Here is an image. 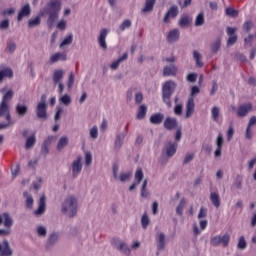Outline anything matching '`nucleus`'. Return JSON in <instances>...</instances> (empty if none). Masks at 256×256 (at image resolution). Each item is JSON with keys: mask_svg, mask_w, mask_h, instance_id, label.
Wrapping results in <instances>:
<instances>
[{"mask_svg": "<svg viewBox=\"0 0 256 256\" xmlns=\"http://www.w3.org/2000/svg\"><path fill=\"white\" fill-rule=\"evenodd\" d=\"M49 7V17L47 20V25L48 27H53L56 19L59 17V11L62 7V3L60 0H50L48 3Z\"/></svg>", "mask_w": 256, "mask_h": 256, "instance_id": "obj_1", "label": "nucleus"}, {"mask_svg": "<svg viewBox=\"0 0 256 256\" xmlns=\"http://www.w3.org/2000/svg\"><path fill=\"white\" fill-rule=\"evenodd\" d=\"M177 87V83L173 80L165 81L162 86V99L167 107H172L171 97Z\"/></svg>", "mask_w": 256, "mask_h": 256, "instance_id": "obj_2", "label": "nucleus"}, {"mask_svg": "<svg viewBox=\"0 0 256 256\" xmlns=\"http://www.w3.org/2000/svg\"><path fill=\"white\" fill-rule=\"evenodd\" d=\"M62 212L65 214H68L70 218H73L76 216L78 212V202L77 198H74V196H69L65 202L62 204Z\"/></svg>", "mask_w": 256, "mask_h": 256, "instance_id": "obj_3", "label": "nucleus"}, {"mask_svg": "<svg viewBox=\"0 0 256 256\" xmlns=\"http://www.w3.org/2000/svg\"><path fill=\"white\" fill-rule=\"evenodd\" d=\"M201 89L198 85L191 87V95L187 99L185 117L189 118L195 113V96L200 93Z\"/></svg>", "mask_w": 256, "mask_h": 256, "instance_id": "obj_4", "label": "nucleus"}, {"mask_svg": "<svg viewBox=\"0 0 256 256\" xmlns=\"http://www.w3.org/2000/svg\"><path fill=\"white\" fill-rule=\"evenodd\" d=\"M0 224H4L5 227L3 230H0V236H9L14 224V220L9 212L0 214Z\"/></svg>", "mask_w": 256, "mask_h": 256, "instance_id": "obj_5", "label": "nucleus"}, {"mask_svg": "<svg viewBox=\"0 0 256 256\" xmlns=\"http://www.w3.org/2000/svg\"><path fill=\"white\" fill-rule=\"evenodd\" d=\"M3 115L6 117L7 125H13L14 121L11 118V109L5 101V95L2 96V101L0 102V117Z\"/></svg>", "mask_w": 256, "mask_h": 256, "instance_id": "obj_6", "label": "nucleus"}, {"mask_svg": "<svg viewBox=\"0 0 256 256\" xmlns=\"http://www.w3.org/2000/svg\"><path fill=\"white\" fill-rule=\"evenodd\" d=\"M230 241V235L224 234V236H214L211 238V244L212 246H219V244L222 243V245L226 248L229 246Z\"/></svg>", "mask_w": 256, "mask_h": 256, "instance_id": "obj_7", "label": "nucleus"}, {"mask_svg": "<svg viewBox=\"0 0 256 256\" xmlns=\"http://www.w3.org/2000/svg\"><path fill=\"white\" fill-rule=\"evenodd\" d=\"M179 15V7L178 5H172L167 13L164 15L163 21L164 23H170V18L175 19Z\"/></svg>", "mask_w": 256, "mask_h": 256, "instance_id": "obj_8", "label": "nucleus"}, {"mask_svg": "<svg viewBox=\"0 0 256 256\" xmlns=\"http://www.w3.org/2000/svg\"><path fill=\"white\" fill-rule=\"evenodd\" d=\"M47 107H48L47 103L42 102V100L39 101L36 107L37 117H39L40 119H47L48 117Z\"/></svg>", "mask_w": 256, "mask_h": 256, "instance_id": "obj_9", "label": "nucleus"}, {"mask_svg": "<svg viewBox=\"0 0 256 256\" xmlns=\"http://www.w3.org/2000/svg\"><path fill=\"white\" fill-rule=\"evenodd\" d=\"M253 109L252 103H243L238 107L237 115L239 117H245L249 111Z\"/></svg>", "mask_w": 256, "mask_h": 256, "instance_id": "obj_10", "label": "nucleus"}, {"mask_svg": "<svg viewBox=\"0 0 256 256\" xmlns=\"http://www.w3.org/2000/svg\"><path fill=\"white\" fill-rule=\"evenodd\" d=\"M165 129H176L178 127V119L176 117H166L164 120Z\"/></svg>", "mask_w": 256, "mask_h": 256, "instance_id": "obj_11", "label": "nucleus"}, {"mask_svg": "<svg viewBox=\"0 0 256 256\" xmlns=\"http://www.w3.org/2000/svg\"><path fill=\"white\" fill-rule=\"evenodd\" d=\"M144 177L142 168H138L135 172V182L130 186L129 191L133 192V189H136L137 185L141 183L142 179Z\"/></svg>", "mask_w": 256, "mask_h": 256, "instance_id": "obj_12", "label": "nucleus"}, {"mask_svg": "<svg viewBox=\"0 0 256 256\" xmlns=\"http://www.w3.org/2000/svg\"><path fill=\"white\" fill-rule=\"evenodd\" d=\"M193 22V17H191V15H181L180 19H179V27H189L191 25V23Z\"/></svg>", "mask_w": 256, "mask_h": 256, "instance_id": "obj_13", "label": "nucleus"}, {"mask_svg": "<svg viewBox=\"0 0 256 256\" xmlns=\"http://www.w3.org/2000/svg\"><path fill=\"white\" fill-rule=\"evenodd\" d=\"M13 252L9 246V242L4 240L3 246L0 244V256H12Z\"/></svg>", "mask_w": 256, "mask_h": 256, "instance_id": "obj_14", "label": "nucleus"}, {"mask_svg": "<svg viewBox=\"0 0 256 256\" xmlns=\"http://www.w3.org/2000/svg\"><path fill=\"white\" fill-rule=\"evenodd\" d=\"M31 13V7L29 5V3H27L26 5H24V7H22V9H20L17 19L18 21H22L23 17H28Z\"/></svg>", "mask_w": 256, "mask_h": 256, "instance_id": "obj_15", "label": "nucleus"}, {"mask_svg": "<svg viewBox=\"0 0 256 256\" xmlns=\"http://www.w3.org/2000/svg\"><path fill=\"white\" fill-rule=\"evenodd\" d=\"M165 119L164 113H153L150 116V123H153L154 125H159L162 123Z\"/></svg>", "mask_w": 256, "mask_h": 256, "instance_id": "obj_16", "label": "nucleus"}, {"mask_svg": "<svg viewBox=\"0 0 256 256\" xmlns=\"http://www.w3.org/2000/svg\"><path fill=\"white\" fill-rule=\"evenodd\" d=\"M81 161H82V158H81V156H79V158H77V160L75 162H73L72 171H73L74 177H77V175H79V173H81V171H82Z\"/></svg>", "mask_w": 256, "mask_h": 256, "instance_id": "obj_17", "label": "nucleus"}, {"mask_svg": "<svg viewBox=\"0 0 256 256\" xmlns=\"http://www.w3.org/2000/svg\"><path fill=\"white\" fill-rule=\"evenodd\" d=\"M45 209H46V198L45 196H41L39 200V207L37 210H35L34 214L36 216H41L42 214H44Z\"/></svg>", "mask_w": 256, "mask_h": 256, "instance_id": "obj_18", "label": "nucleus"}, {"mask_svg": "<svg viewBox=\"0 0 256 256\" xmlns=\"http://www.w3.org/2000/svg\"><path fill=\"white\" fill-rule=\"evenodd\" d=\"M67 59V53L65 51L58 52V53H54L53 55H51L50 57V62L51 63H56L57 61H66Z\"/></svg>", "mask_w": 256, "mask_h": 256, "instance_id": "obj_19", "label": "nucleus"}, {"mask_svg": "<svg viewBox=\"0 0 256 256\" xmlns=\"http://www.w3.org/2000/svg\"><path fill=\"white\" fill-rule=\"evenodd\" d=\"M107 35H108L107 29H102L100 31V35L98 37V42L100 44V47H102V49H107V43H106Z\"/></svg>", "mask_w": 256, "mask_h": 256, "instance_id": "obj_20", "label": "nucleus"}, {"mask_svg": "<svg viewBox=\"0 0 256 256\" xmlns=\"http://www.w3.org/2000/svg\"><path fill=\"white\" fill-rule=\"evenodd\" d=\"M177 148H178V143L169 142L166 145V154L168 155V157H173V155H175L177 151Z\"/></svg>", "mask_w": 256, "mask_h": 256, "instance_id": "obj_21", "label": "nucleus"}, {"mask_svg": "<svg viewBox=\"0 0 256 256\" xmlns=\"http://www.w3.org/2000/svg\"><path fill=\"white\" fill-rule=\"evenodd\" d=\"M179 37H180V30L172 29L171 31H169V33L167 35V40L169 42L178 41Z\"/></svg>", "mask_w": 256, "mask_h": 256, "instance_id": "obj_22", "label": "nucleus"}, {"mask_svg": "<svg viewBox=\"0 0 256 256\" xmlns=\"http://www.w3.org/2000/svg\"><path fill=\"white\" fill-rule=\"evenodd\" d=\"M28 111V105H25L23 103H17L16 105V113L20 117H24Z\"/></svg>", "mask_w": 256, "mask_h": 256, "instance_id": "obj_23", "label": "nucleus"}, {"mask_svg": "<svg viewBox=\"0 0 256 256\" xmlns=\"http://www.w3.org/2000/svg\"><path fill=\"white\" fill-rule=\"evenodd\" d=\"M210 200L215 208H220L221 198H219V194H217V192H211Z\"/></svg>", "mask_w": 256, "mask_h": 256, "instance_id": "obj_24", "label": "nucleus"}, {"mask_svg": "<svg viewBox=\"0 0 256 256\" xmlns=\"http://www.w3.org/2000/svg\"><path fill=\"white\" fill-rule=\"evenodd\" d=\"M5 77H13V69L11 67L0 69V81H3Z\"/></svg>", "mask_w": 256, "mask_h": 256, "instance_id": "obj_25", "label": "nucleus"}, {"mask_svg": "<svg viewBox=\"0 0 256 256\" xmlns=\"http://www.w3.org/2000/svg\"><path fill=\"white\" fill-rule=\"evenodd\" d=\"M177 71L176 65H166L163 69V75H176Z\"/></svg>", "mask_w": 256, "mask_h": 256, "instance_id": "obj_26", "label": "nucleus"}, {"mask_svg": "<svg viewBox=\"0 0 256 256\" xmlns=\"http://www.w3.org/2000/svg\"><path fill=\"white\" fill-rule=\"evenodd\" d=\"M165 239H166V236L163 233L158 234V236H156L158 250H164V248H165Z\"/></svg>", "mask_w": 256, "mask_h": 256, "instance_id": "obj_27", "label": "nucleus"}, {"mask_svg": "<svg viewBox=\"0 0 256 256\" xmlns=\"http://www.w3.org/2000/svg\"><path fill=\"white\" fill-rule=\"evenodd\" d=\"M157 0H146L145 6L142 9V13H147L149 11H153Z\"/></svg>", "mask_w": 256, "mask_h": 256, "instance_id": "obj_28", "label": "nucleus"}, {"mask_svg": "<svg viewBox=\"0 0 256 256\" xmlns=\"http://www.w3.org/2000/svg\"><path fill=\"white\" fill-rule=\"evenodd\" d=\"M63 77H64L63 69H55V71L53 73V82L60 84V81H61V79H63Z\"/></svg>", "mask_w": 256, "mask_h": 256, "instance_id": "obj_29", "label": "nucleus"}, {"mask_svg": "<svg viewBox=\"0 0 256 256\" xmlns=\"http://www.w3.org/2000/svg\"><path fill=\"white\" fill-rule=\"evenodd\" d=\"M126 59H128V53L125 52L121 57H118V59H116V61H113L112 64L110 65V67L112 69H118L120 63L122 61H125Z\"/></svg>", "mask_w": 256, "mask_h": 256, "instance_id": "obj_30", "label": "nucleus"}, {"mask_svg": "<svg viewBox=\"0 0 256 256\" xmlns=\"http://www.w3.org/2000/svg\"><path fill=\"white\" fill-rule=\"evenodd\" d=\"M147 105H140L137 111V119H144L147 115Z\"/></svg>", "mask_w": 256, "mask_h": 256, "instance_id": "obj_31", "label": "nucleus"}, {"mask_svg": "<svg viewBox=\"0 0 256 256\" xmlns=\"http://www.w3.org/2000/svg\"><path fill=\"white\" fill-rule=\"evenodd\" d=\"M220 113H221L220 107L218 105H214L211 109L212 119H214V121H219Z\"/></svg>", "mask_w": 256, "mask_h": 256, "instance_id": "obj_32", "label": "nucleus"}, {"mask_svg": "<svg viewBox=\"0 0 256 256\" xmlns=\"http://www.w3.org/2000/svg\"><path fill=\"white\" fill-rule=\"evenodd\" d=\"M193 57H194V59L196 61L197 67H203L204 63L202 61L201 53H199V51H197V50H194L193 51Z\"/></svg>", "mask_w": 256, "mask_h": 256, "instance_id": "obj_33", "label": "nucleus"}, {"mask_svg": "<svg viewBox=\"0 0 256 256\" xmlns=\"http://www.w3.org/2000/svg\"><path fill=\"white\" fill-rule=\"evenodd\" d=\"M36 143V135L35 133H32L29 137L26 139L25 147L29 149L30 147H33Z\"/></svg>", "mask_w": 256, "mask_h": 256, "instance_id": "obj_34", "label": "nucleus"}, {"mask_svg": "<svg viewBox=\"0 0 256 256\" xmlns=\"http://www.w3.org/2000/svg\"><path fill=\"white\" fill-rule=\"evenodd\" d=\"M186 204H187V202H186L185 198H182V199L180 200L179 205L177 206V209H176V213H177L179 216H183V212H184V209H185Z\"/></svg>", "mask_w": 256, "mask_h": 256, "instance_id": "obj_35", "label": "nucleus"}, {"mask_svg": "<svg viewBox=\"0 0 256 256\" xmlns=\"http://www.w3.org/2000/svg\"><path fill=\"white\" fill-rule=\"evenodd\" d=\"M68 142H69V139L67 136L60 137V139L57 142V148L59 149V151H61L63 147L68 145Z\"/></svg>", "mask_w": 256, "mask_h": 256, "instance_id": "obj_36", "label": "nucleus"}, {"mask_svg": "<svg viewBox=\"0 0 256 256\" xmlns=\"http://www.w3.org/2000/svg\"><path fill=\"white\" fill-rule=\"evenodd\" d=\"M23 196H24V198H26V206H27V208L32 209L33 208V204H34L33 197L30 194H28V192H24Z\"/></svg>", "mask_w": 256, "mask_h": 256, "instance_id": "obj_37", "label": "nucleus"}, {"mask_svg": "<svg viewBox=\"0 0 256 256\" xmlns=\"http://www.w3.org/2000/svg\"><path fill=\"white\" fill-rule=\"evenodd\" d=\"M205 23V15L203 12L199 13L195 19V25L196 27H199L201 25H204Z\"/></svg>", "mask_w": 256, "mask_h": 256, "instance_id": "obj_38", "label": "nucleus"}, {"mask_svg": "<svg viewBox=\"0 0 256 256\" xmlns=\"http://www.w3.org/2000/svg\"><path fill=\"white\" fill-rule=\"evenodd\" d=\"M118 250H121L127 256H130V254H131V250H130L129 246H127V244H125V242H120V244L118 246Z\"/></svg>", "mask_w": 256, "mask_h": 256, "instance_id": "obj_39", "label": "nucleus"}, {"mask_svg": "<svg viewBox=\"0 0 256 256\" xmlns=\"http://www.w3.org/2000/svg\"><path fill=\"white\" fill-rule=\"evenodd\" d=\"M147 185H148V180H144L142 184V189H141V196L142 198H148L149 192L147 190Z\"/></svg>", "mask_w": 256, "mask_h": 256, "instance_id": "obj_40", "label": "nucleus"}, {"mask_svg": "<svg viewBox=\"0 0 256 256\" xmlns=\"http://www.w3.org/2000/svg\"><path fill=\"white\" fill-rule=\"evenodd\" d=\"M40 23H41V17L37 16V17H34V19H29L28 27H36L37 25H40Z\"/></svg>", "mask_w": 256, "mask_h": 256, "instance_id": "obj_41", "label": "nucleus"}, {"mask_svg": "<svg viewBox=\"0 0 256 256\" xmlns=\"http://www.w3.org/2000/svg\"><path fill=\"white\" fill-rule=\"evenodd\" d=\"M131 25H132L131 19H124V21H122V23L120 25V30L125 31V29H129V27H131Z\"/></svg>", "mask_w": 256, "mask_h": 256, "instance_id": "obj_42", "label": "nucleus"}, {"mask_svg": "<svg viewBox=\"0 0 256 256\" xmlns=\"http://www.w3.org/2000/svg\"><path fill=\"white\" fill-rule=\"evenodd\" d=\"M13 95H14L13 89H8V91H6V93H4L6 105H9V101H11V99H13Z\"/></svg>", "mask_w": 256, "mask_h": 256, "instance_id": "obj_43", "label": "nucleus"}, {"mask_svg": "<svg viewBox=\"0 0 256 256\" xmlns=\"http://www.w3.org/2000/svg\"><path fill=\"white\" fill-rule=\"evenodd\" d=\"M223 143H224V137L222 133H218L216 144L219 146L220 152L222 153L223 149Z\"/></svg>", "mask_w": 256, "mask_h": 256, "instance_id": "obj_44", "label": "nucleus"}, {"mask_svg": "<svg viewBox=\"0 0 256 256\" xmlns=\"http://www.w3.org/2000/svg\"><path fill=\"white\" fill-rule=\"evenodd\" d=\"M141 224L144 229L148 228L150 224V218L147 216V214H144L141 218Z\"/></svg>", "mask_w": 256, "mask_h": 256, "instance_id": "obj_45", "label": "nucleus"}, {"mask_svg": "<svg viewBox=\"0 0 256 256\" xmlns=\"http://www.w3.org/2000/svg\"><path fill=\"white\" fill-rule=\"evenodd\" d=\"M221 47V39H217L216 41H214V43H212L211 45V49L214 53H217V51H219Z\"/></svg>", "mask_w": 256, "mask_h": 256, "instance_id": "obj_46", "label": "nucleus"}, {"mask_svg": "<svg viewBox=\"0 0 256 256\" xmlns=\"http://www.w3.org/2000/svg\"><path fill=\"white\" fill-rule=\"evenodd\" d=\"M238 248H239L240 250H245V248H247V242H246L244 236H241V237L239 238Z\"/></svg>", "mask_w": 256, "mask_h": 256, "instance_id": "obj_47", "label": "nucleus"}, {"mask_svg": "<svg viewBox=\"0 0 256 256\" xmlns=\"http://www.w3.org/2000/svg\"><path fill=\"white\" fill-rule=\"evenodd\" d=\"M60 101L62 103H64V105H70L72 99H71L70 95L65 94V95H62V97H60Z\"/></svg>", "mask_w": 256, "mask_h": 256, "instance_id": "obj_48", "label": "nucleus"}, {"mask_svg": "<svg viewBox=\"0 0 256 256\" xmlns=\"http://www.w3.org/2000/svg\"><path fill=\"white\" fill-rule=\"evenodd\" d=\"M72 41H73V35H72V33H70V35L65 37V39L62 41L60 47H64V45H70V43H72Z\"/></svg>", "mask_w": 256, "mask_h": 256, "instance_id": "obj_49", "label": "nucleus"}, {"mask_svg": "<svg viewBox=\"0 0 256 256\" xmlns=\"http://www.w3.org/2000/svg\"><path fill=\"white\" fill-rule=\"evenodd\" d=\"M253 22L252 21H245L243 24V30L246 31V33H249L253 27Z\"/></svg>", "mask_w": 256, "mask_h": 256, "instance_id": "obj_50", "label": "nucleus"}, {"mask_svg": "<svg viewBox=\"0 0 256 256\" xmlns=\"http://www.w3.org/2000/svg\"><path fill=\"white\" fill-rule=\"evenodd\" d=\"M202 218H207V208H205L204 206H202L200 208L199 214H198V219L201 221Z\"/></svg>", "mask_w": 256, "mask_h": 256, "instance_id": "obj_51", "label": "nucleus"}, {"mask_svg": "<svg viewBox=\"0 0 256 256\" xmlns=\"http://www.w3.org/2000/svg\"><path fill=\"white\" fill-rule=\"evenodd\" d=\"M124 139H125V135H117L116 141H115V147H121V145H123Z\"/></svg>", "mask_w": 256, "mask_h": 256, "instance_id": "obj_52", "label": "nucleus"}, {"mask_svg": "<svg viewBox=\"0 0 256 256\" xmlns=\"http://www.w3.org/2000/svg\"><path fill=\"white\" fill-rule=\"evenodd\" d=\"M174 113L176 115H182V113H183V104L182 103H177V105H175Z\"/></svg>", "mask_w": 256, "mask_h": 256, "instance_id": "obj_53", "label": "nucleus"}, {"mask_svg": "<svg viewBox=\"0 0 256 256\" xmlns=\"http://www.w3.org/2000/svg\"><path fill=\"white\" fill-rule=\"evenodd\" d=\"M90 137H92L93 139H97V137H98V127H97V125H94L90 129Z\"/></svg>", "mask_w": 256, "mask_h": 256, "instance_id": "obj_54", "label": "nucleus"}, {"mask_svg": "<svg viewBox=\"0 0 256 256\" xmlns=\"http://www.w3.org/2000/svg\"><path fill=\"white\" fill-rule=\"evenodd\" d=\"M226 15H230L231 17H236L238 15V11L236 9H233L232 7H227Z\"/></svg>", "mask_w": 256, "mask_h": 256, "instance_id": "obj_55", "label": "nucleus"}, {"mask_svg": "<svg viewBox=\"0 0 256 256\" xmlns=\"http://www.w3.org/2000/svg\"><path fill=\"white\" fill-rule=\"evenodd\" d=\"M253 42H254V35L250 33V34L248 35V37H245L244 43H245V45H250V46H252V45H253Z\"/></svg>", "mask_w": 256, "mask_h": 256, "instance_id": "obj_56", "label": "nucleus"}, {"mask_svg": "<svg viewBox=\"0 0 256 256\" xmlns=\"http://www.w3.org/2000/svg\"><path fill=\"white\" fill-rule=\"evenodd\" d=\"M238 41V35L232 34L231 37L227 40V45H234Z\"/></svg>", "mask_w": 256, "mask_h": 256, "instance_id": "obj_57", "label": "nucleus"}, {"mask_svg": "<svg viewBox=\"0 0 256 256\" xmlns=\"http://www.w3.org/2000/svg\"><path fill=\"white\" fill-rule=\"evenodd\" d=\"M197 73H189L187 75V81H190L191 83H194L195 81H197Z\"/></svg>", "mask_w": 256, "mask_h": 256, "instance_id": "obj_58", "label": "nucleus"}, {"mask_svg": "<svg viewBox=\"0 0 256 256\" xmlns=\"http://www.w3.org/2000/svg\"><path fill=\"white\" fill-rule=\"evenodd\" d=\"M9 25V19H3V21L0 22V29H8Z\"/></svg>", "mask_w": 256, "mask_h": 256, "instance_id": "obj_59", "label": "nucleus"}, {"mask_svg": "<svg viewBox=\"0 0 256 256\" xmlns=\"http://www.w3.org/2000/svg\"><path fill=\"white\" fill-rule=\"evenodd\" d=\"M92 161H93V158H92L90 152H86V155H85V164H86V165H91Z\"/></svg>", "mask_w": 256, "mask_h": 256, "instance_id": "obj_60", "label": "nucleus"}, {"mask_svg": "<svg viewBox=\"0 0 256 256\" xmlns=\"http://www.w3.org/2000/svg\"><path fill=\"white\" fill-rule=\"evenodd\" d=\"M58 238H59L58 234H51V236L49 237L48 243L55 244V242H57Z\"/></svg>", "mask_w": 256, "mask_h": 256, "instance_id": "obj_61", "label": "nucleus"}, {"mask_svg": "<svg viewBox=\"0 0 256 256\" xmlns=\"http://www.w3.org/2000/svg\"><path fill=\"white\" fill-rule=\"evenodd\" d=\"M234 135V127L230 125L228 131H227V139L230 141Z\"/></svg>", "mask_w": 256, "mask_h": 256, "instance_id": "obj_62", "label": "nucleus"}, {"mask_svg": "<svg viewBox=\"0 0 256 256\" xmlns=\"http://www.w3.org/2000/svg\"><path fill=\"white\" fill-rule=\"evenodd\" d=\"M74 81H75V75L72 71L69 75L68 87H72L74 85Z\"/></svg>", "mask_w": 256, "mask_h": 256, "instance_id": "obj_63", "label": "nucleus"}, {"mask_svg": "<svg viewBox=\"0 0 256 256\" xmlns=\"http://www.w3.org/2000/svg\"><path fill=\"white\" fill-rule=\"evenodd\" d=\"M37 232L39 236H46L47 234V230L44 228V226H39Z\"/></svg>", "mask_w": 256, "mask_h": 256, "instance_id": "obj_64", "label": "nucleus"}]
</instances>
